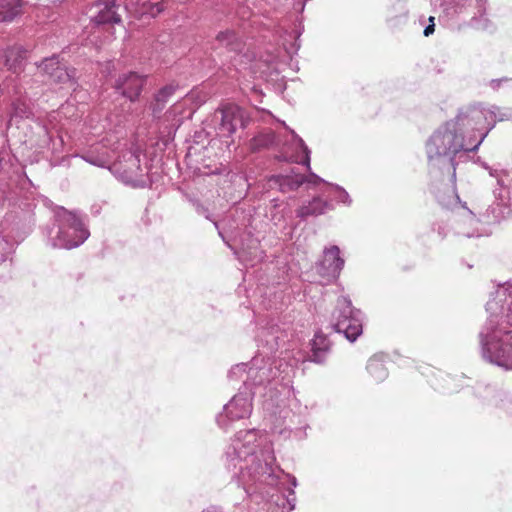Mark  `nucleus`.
Returning <instances> with one entry per match:
<instances>
[{"mask_svg":"<svg viewBox=\"0 0 512 512\" xmlns=\"http://www.w3.org/2000/svg\"><path fill=\"white\" fill-rule=\"evenodd\" d=\"M177 86L174 84H169L161 88L158 93L155 95V101L160 104L164 105L169 97L174 94L176 91Z\"/></svg>","mask_w":512,"mask_h":512,"instance_id":"15","label":"nucleus"},{"mask_svg":"<svg viewBox=\"0 0 512 512\" xmlns=\"http://www.w3.org/2000/svg\"><path fill=\"white\" fill-rule=\"evenodd\" d=\"M38 68L43 75L48 76V78L54 83L75 84V70L69 69L57 57L53 56L51 58H46Z\"/></svg>","mask_w":512,"mask_h":512,"instance_id":"3","label":"nucleus"},{"mask_svg":"<svg viewBox=\"0 0 512 512\" xmlns=\"http://www.w3.org/2000/svg\"><path fill=\"white\" fill-rule=\"evenodd\" d=\"M331 208V205L326 200H323L320 197H315L307 204L300 206L296 210V214L298 217L305 219L310 216H320L324 214L327 210Z\"/></svg>","mask_w":512,"mask_h":512,"instance_id":"9","label":"nucleus"},{"mask_svg":"<svg viewBox=\"0 0 512 512\" xmlns=\"http://www.w3.org/2000/svg\"><path fill=\"white\" fill-rule=\"evenodd\" d=\"M221 115L219 130L223 134H233L239 125L243 124V111L235 104H227L217 109V114Z\"/></svg>","mask_w":512,"mask_h":512,"instance_id":"7","label":"nucleus"},{"mask_svg":"<svg viewBox=\"0 0 512 512\" xmlns=\"http://www.w3.org/2000/svg\"><path fill=\"white\" fill-rule=\"evenodd\" d=\"M484 352L490 362L512 369V332L507 331L501 337L494 333L484 343Z\"/></svg>","mask_w":512,"mask_h":512,"instance_id":"2","label":"nucleus"},{"mask_svg":"<svg viewBox=\"0 0 512 512\" xmlns=\"http://www.w3.org/2000/svg\"><path fill=\"white\" fill-rule=\"evenodd\" d=\"M145 84V77L135 72L122 74L115 82V88L121 91V94L130 101H136L141 94Z\"/></svg>","mask_w":512,"mask_h":512,"instance_id":"6","label":"nucleus"},{"mask_svg":"<svg viewBox=\"0 0 512 512\" xmlns=\"http://www.w3.org/2000/svg\"><path fill=\"white\" fill-rule=\"evenodd\" d=\"M149 8L147 12L150 13L153 17L157 16L163 11V5L161 3L149 4Z\"/></svg>","mask_w":512,"mask_h":512,"instance_id":"18","label":"nucleus"},{"mask_svg":"<svg viewBox=\"0 0 512 512\" xmlns=\"http://www.w3.org/2000/svg\"><path fill=\"white\" fill-rule=\"evenodd\" d=\"M74 229L81 233V239L79 241H74L70 246H77L80 242H82L87 237V232L82 228V223L75 216H72Z\"/></svg>","mask_w":512,"mask_h":512,"instance_id":"17","label":"nucleus"},{"mask_svg":"<svg viewBox=\"0 0 512 512\" xmlns=\"http://www.w3.org/2000/svg\"><path fill=\"white\" fill-rule=\"evenodd\" d=\"M435 31V24H429L425 29H424V35L426 37L430 36L431 34H433Z\"/></svg>","mask_w":512,"mask_h":512,"instance_id":"19","label":"nucleus"},{"mask_svg":"<svg viewBox=\"0 0 512 512\" xmlns=\"http://www.w3.org/2000/svg\"><path fill=\"white\" fill-rule=\"evenodd\" d=\"M306 177L301 174L283 176L280 181V187L283 191L297 190L304 182Z\"/></svg>","mask_w":512,"mask_h":512,"instance_id":"14","label":"nucleus"},{"mask_svg":"<svg viewBox=\"0 0 512 512\" xmlns=\"http://www.w3.org/2000/svg\"><path fill=\"white\" fill-rule=\"evenodd\" d=\"M435 18L433 16L429 17V24H434Z\"/></svg>","mask_w":512,"mask_h":512,"instance_id":"20","label":"nucleus"},{"mask_svg":"<svg viewBox=\"0 0 512 512\" xmlns=\"http://www.w3.org/2000/svg\"><path fill=\"white\" fill-rule=\"evenodd\" d=\"M23 0H0V22H10L22 12Z\"/></svg>","mask_w":512,"mask_h":512,"instance_id":"13","label":"nucleus"},{"mask_svg":"<svg viewBox=\"0 0 512 512\" xmlns=\"http://www.w3.org/2000/svg\"><path fill=\"white\" fill-rule=\"evenodd\" d=\"M117 9L115 0H97L89 9L91 22L96 25L119 24L122 19Z\"/></svg>","mask_w":512,"mask_h":512,"instance_id":"5","label":"nucleus"},{"mask_svg":"<svg viewBox=\"0 0 512 512\" xmlns=\"http://www.w3.org/2000/svg\"><path fill=\"white\" fill-rule=\"evenodd\" d=\"M216 40L230 49H234V42L236 41V35L233 31L226 30L219 32L216 36Z\"/></svg>","mask_w":512,"mask_h":512,"instance_id":"16","label":"nucleus"},{"mask_svg":"<svg viewBox=\"0 0 512 512\" xmlns=\"http://www.w3.org/2000/svg\"><path fill=\"white\" fill-rule=\"evenodd\" d=\"M366 370L375 383H380L388 377V369L382 355L372 356L367 362Z\"/></svg>","mask_w":512,"mask_h":512,"instance_id":"10","label":"nucleus"},{"mask_svg":"<svg viewBox=\"0 0 512 512\" xmlns=\"http://www.w3.org/2000/svg\"><path fill=\"white\" fill-rule=\"evenodd\" d=\"M4 60L5 67L13 73H20L23 71V61L26 58V51L22 47H11L0 54Z\"/></svg>","mask_w":512,"mask_h":512,"instance_id":"8","label":"nucleus"},{"mask_svg":"<svg viewBox=\"0 0 512 512\" xmlns=\"http://www.w3.org/2000/svg\"><path fill=\"white\" fill-rule=\"evenodd\" d=\"M322 263L332 275L338 274L344 265V260L340 257V249L337 246L327 249Z\"/></svg>","mask_w":512,"mask_h":512,"instance_id":"12","label":"nucleus"},{"mask_svg":"<svg viewBox=\"0 0 512 512\" xmlns=\"http://www.w3.org/2000/svg\"><path fill=\"white\" fill-rule=\"evenodd\" d=\"M460 147L458 136L448 129L434 133L427 144L428 152L437 156L454 154Z\"/></svg>","mask_w":512,"mask_h":512,"instance_id":"4","label":"nucleus"},{"mask_svg":"<svg viewBox=\"0 0 512 512\" xmlns=\"http://www.w3.org/2000/svg\"><path fill=\"white\" fill-rule=\"evenodd\" d=\"M330 349V342L327 337L321 333L315 334L313 340L311 341V351L312 355L310 360L322 364L325 362L326 354Z\"/></svg>","mask_w":512,"mask_h":512,"instance_id":"11","label":"nucleus"},{"mask_svg":"<svg viewBox=\"0 0 512 512\" xmlns=\"http://www.w3.org/2000/svg\"><path fill=\"white\" fill-rule=\"evenodd\" d=\"M333 316L335 318L334 330L343 333L349 341H355L362 334V323L354 315L351 302L347 299L342 298L337 301Z\"/></svg>","mask_w":512,"mask_h":512,"instance_id":"1","label":"nucleus"}]
</instances>
